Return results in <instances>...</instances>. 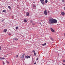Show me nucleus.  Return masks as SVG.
I'll use <instances>...</instances> for the list:
<instances>
[{"mask_svg": "<svg viewBox=\"0 0 65 65\" xmlns=\"http://www.w3.org/2000/svg\"><path fill=\"white\" fill-rule=\"evenodd\" d=\"M49 23L50 24H55L57 23V21L56 19H55L53 18L51 19L49 21Z\"/></svg>", "mask_w": 65, "mask_h": 65, "instance_id": "nucleus-1", "label": "nucleus"}, {"mask_svg": "<svg viewBox=\"0 0 65 65\" xmlns=\"http://www.w3.org/2000/svg\"><path fill=\"white\" fill-rule=\"evenodd\" d=\"M40 1L42 5H44V4H45V3H44V0H40Z\"/></svg>", "mask_w": 65, "mask_h": 65, "instance_id": "nucleus-2", "label": "nucleus"}, {"mask_svg": "<svg viewBox=\"0 0 65 65\" xmlns=\"http://www.w3.org/2000/svg\"><path fill=\"white\" fill-rule=\"evenodd\" d=\"M25 54H24L22 55L21 57V59L22 60H24V57L25 56Z\"/></svg>", "mask_w": 65, "mask_h": 65, "instance_id": "nucleus-3", "label": "nucleus"}, {"mask_svg": "<svg viewBox=\"0 0 65 65\" xmlns=\"http://www.w3.org/2000/svg\"><path fill=\"white\" fill-rule=\"evenodd\" d=\"M44 14L45 15H47V11L46 10H45L44 11Z\"/></svg>", "mask_w": 65, "mask_h": 65, "instance_id": "nucleus-4", "label": "nucleus"}, {"mask_svg": "<svg viewBox=\"0 0 65 65\" xmlns=\"http://www.w3.org/2000/svg\"><path fill=\"white\" fill-rule=\"evenodd\" d=\"M28 58H30V56H25V58L28 59Z\"/></svg>", "mask_w": 65, "mask_h": 65, "instance_id": "nucleus-5", "label": "nucleus"}, {"mask_svg": "<svg viewBox=\"0 0 65 65\" xmlns=\"http://www.w3.org/2000/svg\"><path fill=\"white\" fill-rule=\"evenodd\" d=\"M51 29L52 32H55V30L52 28H51Z\"/></svg>", "mask_w": 65, "mask_h": 65, "instance_id": "nucleus-6", "label": "nucleus"}, {"mask_svg": "<svg viewBox=\"0 0 65 65\" xmlns=\"http://www.w3.org/2000/svg\"><path fill=\"white\" fill-rule=\"evenodd\" d=\"M26 16H29V13L28 12H27L26 13Z\"/></svg>", "mask_w": 65, "mask_h": 65, "instance_id": "nucleus-7", "label": "nucleus"}, {"mask_svg": "<svg viewBox=\"0 0 65 65\" xmlns=\"http://www.w3.org/2000/svg\"><path fill=\"white\" fill-rule=\"evenodd\" d=\"M61 14L62 15H65V13H64V12H62L61 13Z\"/></svg>", "mask_w": 65, "mask_h": 65, "instance_id": "nucleus-8", "label": "nucleus"}, {"mask_svg": "<svg viewBox=\"0 0 65 65\" xmlns=\"http://www.w3.org/2000/svg\"><path fill=\"white\" fill-rule=\"evenodd\" d=\"M7 31V29H5L4 31V32H6Z\"/></svg>", "mask_w": 65, "mask_h": 65, "instance_id": "nucleus-9", "label": "nucleus"}, {"mask_svg": "<svg viewBox=\"0 0 65 65\" xmlns=\"http://www.w3.org/2000/svg\"><path fill=\"white\" fill-rule=\"evenodd\" d=\"M14 39L15 40H18V38H15Z\"/></svg>", "mask_w": 65, "mask_h": 65, "instance_id": "nucleus-10", "label": "nucleus"}, {"mask_svg": "<svg viewBox=\"0 0 65 65\" xmlns=\"http://www.w3.org/2000/svg\"><path fill=\"white\" fill-rule=\"evenodd\" d=\"M24 23H26L27 22V20L25 19L24 20Z\"/></svg>", "mask_w": 65, "mask_h": 65, "instance_id": "nucleus-11", "label": "nucleus"}, {"mask_svg": "<svg viewBox=\"0 0 65 65\" xmlns=\"http://www.w3.org/2000/svg\"><path fill=\"white\" fill-rule=\"evenodd\" d=\"M46 44V43H45L42 45H43V46H44V45H45Z\"/></svg>", "mask_w": 65, "mask_h": 65, "instance_id": "nucleus-12", "label": "nucleus"}, {"mask_svg": "<svg viewBox=\"0 0 65 65\" xmlns=\"http://www.w3.org/2000/svg\"><path fill=\"white\" fill-rule=\"evenodd\" d=\"M8 8H9V9H11V7H10V6H8Z\"/></svg>", "mask_w": 65, "mask_h": 65, "instance_id": "nucleus-13", "label": "nucleus"}, {"mask_svg": "<svg viewBox=\"0 0 65 65\" xmlns=\"http://www.w3.org/2000/svg\"><path fill=\"white\" fill-rule=\"evenodd\" d=\"M3 12H6V10H3Z\"/></svg>", "mask_w": 65, "mask_h": 65, "instance_id": "nucleus-14", "label": "nucleus"}, {"mask_svg": "<svg viewBox=\"0 0 65 65\" xmlns=\"http://www.w3.org/2000/svg\"><path fill=\"white\" fill-rule=\"evenodd\" d=\"M50 39L52 40V41H53V40H54V39L52 38H50Z\"/></svg>", "mask_w": 65, "mask_h": 65, "instance_id": "nucleus-15", "label": "nucleus"}, {"mask_svg": "<svg viewBox=\"0 0 65 65\" xmlns=\"http://www.w3.org/2000/svg\"><path fill=\"white\" fill-rule=\"evenodd\" d=\"M48 1H47V0H45V3H47V2Z\"/></svg>", "mask_w": 65, "mask_h": 65, "instance_id": "nucleus-16", "label": "nucleus"}, {"mask_svg": "<svg viewBox=\"0 0 65 65\" xmlns=\"http://www.w3.org/2000/svg\"><path fill=\"white\" fill-rule=\"evenodd\" d=\"M18 27H16V30H18Z\"/></svg>", "mask_w": 65, "mask_h": 65, "instance_id": "nucleus-17", "label": "nucleus"}, {"mask_svg": "<svg viewBox=\"0 0 65 65\" xmlns=\"http://www.w3.org/2000/svg\"><path fill=\"white\" fill-rule=\"evenodd\" d=\"M35 23H33L32 24V25H35Z\"/></svg>", "mask_w": 65, "mask_h": 65, "instance_id": "nucleus-18", "label": "nucleus"}, {"mask_svg": "<svg viewBox=\"0 0 65 65\" xmlns=\"http://www.w3.org/2000/svg\"><path fill=\"white\" fill-rule=\"evenodd\" d=\"M0 60H2V58L0 57Z\"/></svg>", "mask_w": 65, "mask_h": 65, "instance_id": "nucleus-19", "label": "nucleus"}, {"mask_svg": "<svg viewBox=\"0 0 65 65\" xmlns=\"http://www.w3.org/2000/svg\"><path fill=\"white\" fill-rule=\"evenodd\" d=\"M36 7V6H35V5H34L33 6V7Z\"/></svg>", "mask_w": 65, "mask_h": 65, "instance_id": "nucleus-20", "label": "nucleus"}, {"mask_svg": "<svg viewBox=\"0 0 65 65\" xmlns=\"http://www.w3.org/2000/svg\"><path fill=\"white\" fill-rule=\"evenodd\" d=\"M32 52H33V53H35V51L34 50H33V51H32Z\"/></svg>", "mask_w": 65, "mask_h": 65, "instance_id": "nucleus-21", "label": "nucleus"}, {"mask_svg": "<svg viewBox=\"0 0 65 65\" xmlns=\"http://www.w3.org/2000/svg\"><path fill=\"white\" fill-rule=\"evenodd\" d=\"M3 63L4 65V64H5V63H4V62L3 61Z\"/></svg>", "mask_w": 65, "mask_h": 65, "instance_id": "nucleus-22", "label": "nucleus"}, {"mask_svg": "<svg viewBox=\"0 0 65 65\" xmlns=\"http://www.w3.org/2000/svg\"><path fill=\"white\" fill-rule=\"evenodd\" d=\"M4 21V19L2 20V22H3Z\"/></svg>", "mask_w": 65, "mask_h": 65, "instance_id": "nucleus-23", "label": "nucleus"}, {"mask_svg": "<svg viewBox=\"0 0 65 65\" xmlns=\"http://www.w3.org/2000/svg\"><path fill=\"white\" fill-rule=\"evenodd\" d=\"M34 53V55H35V56H36V53L35 52Z\"/></svg>", "mask_w": 65, "mask_h": 65, "instance_id": "nucleus-24", "label": "nucleus"}, {"mask_svg": "<svg viewBox=\"0 0 65 65\" xmlns=\"http://www.w3.org/2000/svg\"><path fill=\"white\" fill-rule=\"evenodd\" d=\"M4 59H5V58H2V59H3V60H4Z\"/></svg>", "mask_w": 65, "mask_h": 65, "instance_id": "nucleus-25", "label": "nucleus"}, {"mask_svg": "<svg viewBox=\"0 0 65 65\" xmlns=\"http://www.w3.org/2000/svg\"><path fill=\"white\" fill-rule=\"evenodd\" d=\"M62 2H64V0H62Z\"/></svg>", "mask_w": 65, "mask_h": 65, "instance_id": "nucleus-26", "label": "nucleus"}, {"mask_svg": "<svg viewBox=\"0 0 65 65\" xmlns=\"http://www.w3.org/2000/svg\"><path fill=\"white\" fill-rule=\"evenodd\" d=\"M1 47L0 46V50H1Z\"/></svg>", "mask_w": 65, "mask_h": 65, "instance_id": "nucleus-27", "label": "nucleus"}, {"mask_svg": "<svg viewBox=\"0 0 65 65\" xmlns=\"http://www.w3.org/2000/svg\"><path fill=\"white\" fill-rule=\"evenodd\" d=\"M9 35H11V34H9Z\"/></svg>", "mask_w": 65, "mask_h": 65, "instance_id": "nucleus-28", "label": "nucleus"}, {"mask_svg": "<svg viewBox=\"0 0 65 65\" xmlns=\"http://www.w3.org/2000/svg\"><path fill=\"white\" fill-rule=\"evenodd\" d=\"M38 58H37V59H36L37 61V60H38Z\"/></svg>", "mask_w": 65, "mask_h": 65, "instance_id": "nucleus-29", "label": "nucleus"}, {"mask_svg": "<svg viewBox=\"0 0 65 65\" xmlns=\"http://www.w3.org/2000/svg\"><path fill=\"white\" fill-rule=\"evenodd\" d=\"M48 13H49L50 12V11H48Z\"/></svg>", "mask_w": 65, "mask_h": 65, "instance_id": "nucleus-30", "label": "nucleus"}, {"mask_svg": "<svg viewBox=\"0 0 65 65\" xmlns=\"http://www.w3.org/2000/svg\"><path fill=\"white\" fill-rule=\"evenodd\" d=\"M64 36H65V33H64Z\"/></svg>", "mask_w": 65, "mask_h": 65, "instance_id": "nucleus-31", "label": "nucleus"}, {"mask_svg": "<svg viewBox=\"0 0 65 65\" xmlns=\"http://www.w3.org/2000/svg\"><path fill=\"white\" fill-rule=\"evenodd\" d=\"M63 62H65V60L63 61Z\"/></svg>", "mask_w": 65, "mask_h": 65, "instance_id": "nucleus-32", "label": "nucleus"}, {"mask_svg": "<svg viewBox=\"0 0 65 65\" xmlns=\"http://www.w3.org/2000/svg\"><path fill=\"white\" fill-rule=\"evenodd\" d=\"M64 9L65 10V7H64Z\"/></svg>", "mask_w": 65, "mask_h": 65, "instance_id": "nucleus-33", "label": "nucleus"}, {"mask_svg": "<svg viewBox=\"0 0 65 65\" xmlns=\"http://www.w3.org/2000/svg\"><path fill=\"white\" fill-rule=\"evenodd\" d=\"M18 57V55H17V57Z\"/></svg>", "mask_w": 65, "mask_h": 65, "instance_id": "nucleus-34", "label": "nucleus"}, {"mask_svg": "<svg viewBox=\"0 0 65 65\" xmlns=\"http://www.w3.org/2000/svg\"><path fill=\"white\" fill-rule=\"evenodd\" d=\"M34 64H36V62H35L34 63Z\"/></svg>", "mask_w": 65, "mask_h": 65, "instance_id": "nucleus-35", "label": "nucleus"}, {"mask_svg": "<svg viewBox=\"0 0 65 65\" xmlns=\"http://www.w3.org/2000/svg\"><path fill=\"white\" fill-rule=\"evenodd\" d=\"M12 18H13V16H12Z\"/></svg>", "mask_w": 65, "mask_h": 65, "instance_id": "nucleus-36", "label": "nucleus"}, {"mask_svg": "<svg viewBox=\"0 0 65 65\" xmlns=\"http://www.w3.org/2000/svg\"><path fill=\"white\" fill-rule=\"evenodd\" d=\"M34 3H35V2H34Z\"/></svg>", "mask_w": 65, "mask_h": 65, "instance_id": "nucleus-37", "label": "nucleus"}, {"mask_svg": "<svg viewBox=\"0 0 65 65\" xmlns=\"http://www.w3.org/2000/svg\"><path fill=\"white\" fill-rule=\"evenodd\" d=\"M63 65H65V64H63Z\"/></svg>", "mask_w": 65, "mask_h": 65, "instance_id": "nucleus-38", "label": "nucleus"}, {"mask_svg": "<svg viewBox=\"0 0 65 65\" xmlns=\"http://www.w3.org/2000/svg\"><path fill=\"white\" fill-rule=\"evenodd\" d=\"M0 13H1V12H0Z\"/></svg>", "mask_w": 65, "mask_h": 65, "instance_id": "nucleus-39", "label": "nucleus"}]
</instances>
